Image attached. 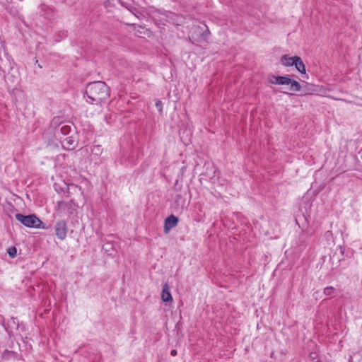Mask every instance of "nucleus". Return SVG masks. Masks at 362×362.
<instances>
[{
    "label": "nucleus",
    "instance_id": "f257e3e1",
    "mask_svg": "<svg viewBox=\"0 0 362 362\" xmlns=\"http://www.w3.org/2000/svg\"><path fill=\"white\" fill-rule=\"evenodd\" d=\"M85 94L88 103L98 104L109 97L110 90L105 82L93 81L87 84Z\"/></svg>",
    "mask_w": 362,
    "mask_h": 362
},
{
    "label": "nucleus",
    "instance_id": "f03ea898",
    "mask_svg": "<svg viewBox=\"0 0 362 362\" xmlns=\"http://www.w3.org/2000/svg\"><path fill=\"white\" fill-rule=\"evenodd\" d=\"M15 218L25 227L39 229L46 228L43 222L35 214L24 215L18 213L15 215Z\"/></svg>",
    "mask_w": 362,
    "mask_h": 362
},
{
    "label": "nucleus",
    "instance_id": "7ed1b4c3",
    "mask_svg": "<svg viewBox=\"0 0 362 362\" xmlns=\"http://www.w3.org/2000/svg\"><path fill=\"white\" fill-rule=\"evenodd\" d=\"M286 79L287 83L284 85L288 86V89L292 92H299V95H306L314 91V86L305 83V86H302L297 81L291 79L288 76H286Z\"/></svg>",
    "mask_w": 362,
    "mask_h": 362
},
{
    "label": "nucleus",
    "instance_id": "20e7f679",
    "mask_svg": "<svg viewBox=\"0 0 362 362\" xmlns=\"http://www.w3.org/2000/svg\"><path fill=\"white\" fill-rule=\"evenodd\" d=\"M24 331L25 327L23 325L20 324L17 317H12L9 319L4 327V330L7 332L10 338L13 337V330Z\"/></svg>",
    "mask_w": 362,
    "mask_h": 362
},
{
    "label": "nucleus",
    "instance_id": "39448f33",
    "mask_svg": "<svg viewBox=\"0 0 362 362\" xmlns=\"http://www.w3.org/2000/svg\"><path fill=\"white\" fill-rule=\"evenodd\" d=\"M55 235L61 240L66 238L68 232L66 222L64 220L58 221L54 226Z\"/></svg>",
    "mask_w": 362,
    "mask_h": 362
},
{
    "label": "nucleus",
    "instance_id": "423d86ee",
    "mask_svg": "<svg viewBox=\"0 0 362 362\" xmlns=\"http://www.w3.org/2000/svg\"><path fill=\"white\" fill-rule=\"evenodd\" d=\"M56 124H59L58 119H54L51 122V125H55ZM71 127L70 125L66 124L65 123H59V124L55 127L54 135L56 137H59L60 134L64 136L67 135L71 132Z\"/></svg>",
    "mask_w": 362,
    "mask_h": 362
},
{
    "label": "nucleus",
    "instance_id": "0eeeda50",
    "mask_svg": "<svg viewBox=\"0 0 362 362\" xmlns=\"http://www.w3.org/2000/svg\"><path fill=\"white\" fill-rule=\"evenodd\" d=\"M178 222V218L173 214L168 216L164 221V232L168 233L172 228L177 226Z\"/></svg>",
    "mask_w": 362,
    "mask_h": 362
},
{
    "label": "nucleus",
    "instance_id": "6e6552de",
    "mask_svg": "<svg viewBox=\"0 0 362 362\" xmlns=\"http://www.w3.org/2000/svg\"><path fill=\"white\" fill-rule=\"evenodd\" d=\"M72 205L71 202L64 201H58L57 203V211L60 214H66L67 215L72 214Z\"/></svg>",
    "mask_w": 362,
    "mask_h": 362
},
{
    "label": "nucleus",
    "instance_id": "1a4fd4ad",
    "mask_svg": "<svg viewBox=\"0 0 362 362\" xmlns=\"http://www.w3.org/2000/svg\"><path fill=\"white\" fill-rule=\"evenodd\" d=\"M77 144L78 141L72 136L66 137L64 140L62 141V147L66 151L74 150L77 146Z\"/></svg>",
    "mask_w": 362,
    "mask_h": 362
},
{
    "label": "nucleus",
    "instance_id": "9d476101",
    "mask_svg": "<svg viewBox=\"0 0 362 362\" xmlns=\"http://www.w3.org/2000/svg\"><path fill=\"white\" fill-rule=\"evenodd\" d=\"M103 151V149L100 145L93 146L90 148V159L98 163Z\"/></svg>",
    "mask_w": 362,
    "mask_h": 362
},
{
    "label": "nucleus",
    "instance_id": "9b49d317",
    "mask_svg": "<svg viewBox=\"0 0 362 362\" xmlns=\"http://www.w3.org/2000/svg\"><path fill=\"white\" fill-rule=\"evenodd\" d=\"M286 77V76L270 75L268 77V81L271 84L284 85V83H287Z\"/></svg>",
    "mask_w": 362,
    "mask_h": 362
},
{
    "label": "nucleus",
    "instance_id": "f8f14e48",
    "mask_svg": "<svg viewBox=\"0 0 362 362\" xmlns=\"http://www.w3.org/2000/svg\"><path fill=\"white\" fill-rule=\"evenodd\" d=\"M161 298L162 300L165 303L173 301V297L169 290V286L168 284H165L163 286L162 293H161Z\"/></svg>",
    "mask_w": 362,
    "mask_h": 362
},
{
    "label": "nucleus",
    "instance_id": "ddd939ff",
    "mask_svg": "<svg viewBox=\"0 0 362 362\" xmlns=\"http://www.w3.org/2000/svg\"><path fill=\"white\" fill-rule=\"evenodd\" d=\"M40 8L41 15L44 16L46 18H49L54 13L52 7L44 4L40 5Z\"/></svg>",
    "mask_w": 362,
    "mask_h": 362
},
{
    "label": "nucleus",
    "instance_id": "4468645a",
    "mask_svg": "<svg viewBox=\"0 0 362 362\" xmlns=\"http://www.w3.org/2000/svg\"><path fill=\"white\" fill-rule=\"evenodd\" d=\"M297 56L295 57H289L288 55H283L281 58V63L284 66H293L295 64V60Z\"/></svg>",
    "mask_w": 362,
    "mask_h": 362
},
{
    "label": "nucleus",
    "instance_id": "2eb2a0df",
    "mask_svg": "<svg viewBox=\"0 0 362 362\" xmlns=\"http://www.w3.org/2000/svg\"><path fill=\"white\" fill-rule=\"evenodd\" d=\"M293 66H295L296 70L299 71L300 74H305V67L303 62L302 61L301 58L299 57H297L295 60V64H293Z\"/></svg>",
    "mask_w": 362,
    "mask_h": 362
},
{
    "label": "nucleus",
    "instance_id": "dca6fc26",
    "mask_svg": "<svg viewBox=\"0 0 362 362\" xmlns=\"http://www.w3.org/2000/svg\"><path fill=\"white\" fill-rule=\"evenodd\" d=\"M7 253L8 255V256L11 257V258H14L16 257L17 255V249L16 247H8V250H7Z\"/></svg>",
    "mask_w": 362,
    "mask_h": 362
},
{
    "label": "nucleus",
    "instance_id": "f3484780",
    "mask_svg": "<svg viewBox=\"0 0 362 362\" xmlns=\"http://www.w3.org/2000/svg\"><path fill=\"white\" fill-rule=\"evenodd\" d=\"M335 292V288L332 286H327L324 288L323 293L325 296H331Z\"/></svg>",
    "mask_w": 362,
    "mask_h": 362
},
{
    "label": "nucleus",
    "instance_id": "a211bd4d",
    "mask_svg": "<svg viewBox=\"0 0 362 362\" xmlns=\"http://www.w3.org/2000/svg\"><path fill=\"white\" fill-rule=\"evenodd\" d=\"M210 33L208 28L206 29L204 32L200 36V41L207 42L209 39V35Z\"/></svg>",
    "mask_w": 362,
    "mask_h": 362
},
{
    "label": "nucleus",
    "instance_id": "6ab92c4d",
    "mask_svg": "<svg viewBox=\"0 0 362 362\" xmlns=\"http://www.w3.org/2000/svg\"><path fill=\"white\" fill-rule=\"evenodd\" d=\"M156 106L158 108V111L160 112H161L162 109H163V104H162L161 101H160V100L156 101Z\"/></svg>",
    "mask_w": 362,
    "mask_h": 362
},
{
    "label": "nucleus",
    "instance_id": "aec40b11",
    "mask_svg": "<svg viewBox=\"0 0 362 362\" xmlns=\"http://www.w3.org/2000/svg\"><path fill=\"white\" fill-rule=\"evenodd\" d=\"M325 237L326 238V239H327L328 240H330L332 237V231L330 230H327L325 233Z\"/></svg>",
    "mask_w": 362,
    "mask_h": 362
},
{
    "label": "nucleus",
    "instance_id": "412c9836",
    "mask_svg": "<svg viewBox=\"0 0 362 362\" xmlns=\"http://www.w3.org/2000/svg\"><path fill=\"white\" fill-rule=\"evenodd\" d=\"M6 323H5V319L4 316L0 315V325L4 328Z\"/></svg>",
    "mask_w": 362,
    "mask_h": 362
},
{
    "label": "nucleus",
    "instance_id": "4be33fe9",
    "mask_svg": "<svg viewBox=\"0 0 362 362\" xmlns=\"http://www.w3.org/2000/svg\"><path fill=\"white\" fill-rule=\"evenodd\" d=\"M170 354L173 356H175L177 355V351L175 349H173L170 352Z\"/></svg>",
    "mask_w": 362,
    "mask_h": 362
},
{
    "label": "nucleus",
    "instance_id": "5701e85b",
    "mask_svg": "<svg viewBox=\"0 0 362 362\" xmlns=\"http://www.w3.org/2000/svg\"><path fill=\"white\" fill-rule=\"evenodd\" d=\"M349 362H353V356H350Z\"/></svg>",
    "mask_w": 362,
    "mask_h": 362
}]
</instances>
